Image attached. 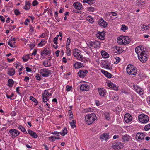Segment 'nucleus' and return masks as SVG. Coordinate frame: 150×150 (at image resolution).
<instances>
[{
    "label": "nucleus",
    "instance_id": "60",
    "mask_svg": "<svg viewBox=\"0 0 150 150\" xmlns=\"http://www.w3.org/2000/svg\"><path fill=\"white\" fill-rule=\"evenodd\" d=\"M101 72L102 73H103L106 76L107 74H108V72L107 71H106L105 70H102Z\"/></svg>",
    "mask_w": 150,
    "mask_h": 150
},
{
    "label": "nucleus",
    "instance_id": "29",
    "mask_svg": "<svg viewBox=\"0 0 150 150\" xmlns=\"http://www.w3.org/2000/svg\"><path fill=\"white\" fill-rule=\"evenodd\" d=\"M15 73V70L13 68L8 70V73L10 76H13L14 75Z\"/></svg>",
    "mask_w": 150,
    "mask_h": 150
},
{
    "label": "nucleus",
    "instance_id": "2",
    "mask_svg": "<svg viewBox=\"0 0 150 150\" xmlns=\"http://www.w3.org/2000/svg\"><path fill=\"white\" fill-rule=\"evenodd\" d=\"M147 56L145 51L143 50L141 52L140 55L138 54L139 60L142 62H145L147 60Z\"/></svg>",
    "mask_w": 150,
    "mask_h": 150
},
{
    "label": "nucleus",
    "instance_id": "26",
    "mask_svg": "<svg viewBox=\"0 0 150 150\" xmlns=\"http://www.w3.org/2000/svg\"><path fill=\"white\" fill-rule=\"evenodd\" d=\"M28 132L29 134L33 138H36L38 137V134L36 133L33 132L30 129H29L28 130Z\"/></svg>",
    "mask_w": 150,
    "mask_h": 150
},
{
    "label": "nucleus",
    "instance_id": "43",
    "mask_svg": "<svg viewBox=\"0 0 150 150\" xmlns=\"http://www.w3.org/2000/svg\"><path fill=\"white\" fill-rule=\"evenodd\" d=\"M109 114V113L108 112H106L104 113L105 119L108 120H109L110 119V117Z\"/></svg>",
    "mask_w": 150,
    "mask_h": 150
},
{
    "label": "nucleus",
    "instance_id": "7",
    "mask_svg": "<svg viewBox=\"0 0 150 150\" xmlns=\"http://www.w3.org/2000/svg\"><path fill=\"white\" fill-rule=\"evenodd\" d=\"M100 43L98 41H95L89 42L87 44L88 46L91 48V47H93L94 48H97L100 45Z\"/></svg>",
    "mask_w": 150,
    "mask_h": 150
},
{
    "label": "nucleus",
    "instance_id": "6",
    "mask_svg": "<svg viewBox=\"0 0 150 150\" xmlns=\"http://www.w3.org/2000/svg\"><path fill=\"white\" fill-rule=\"evenodd\" d=\"M52 71L46 68H44L40 71V73L41 75L44 77H48L51 74Z\"/></svg>",
    "mask_w": 150,
    "mask_h": 150
},
{
    "label": "nucleus",
    "instance_id": "54",
    "mask_svg": "<svg viewBox=\"0 0 150 150\" xmlns=\"http://www.w3.org/2000/svg\"><path fill=\"white\" fill-rule=\"evenodd\" d=\"M6 95L8 98H10L12 100L11 98L14 96V94L12 93L11 95H8L7 94H6Z\"/></svg>",
    "mask_w": 150,
    "mask_h": 150
},
{
    "label": "nucleus",
    "instance_id": "20",
    "mask_svg": "<svg viewBox=\"0 0 150 150\" xmlns=\"http://www.w3.org/2000/svg\"><path fill=\"white\" fill-rule=\"evenodd\" d=\"M124 36H121L117 38V42L120 44L124 45Z\"/></svg>",
    "mask_w": 150,
    "mask_h": 150
},
{
    "label": "nucleus",
    "instance_id": "61",
    "mask_svg": "<svg viewBox=\"0 0 150 150\" xmlns=\"http://www.w3.org/2000/svg\"><path fill=\"white\" fill-rule=\"evenodd\" d=\"M35 45L34 43H32L30 45L29 47L31 49H32L35 47Z\"/></svg>",
    "mask_w": 150,
    "mask_h": 150
},
{
    "label": "nucleus",
    "instance_id": "35",
    "mask_svg": "<svg viewBox=\"0 0 150 150\" xmlns=\"http://www.w3.org/2000/svg\"><path fill=\"white\" fill-rule=\"evenodd\" d=\"M83 2L88 3L91 5L94 3V0H83Z\"/></svg>",
    "mask_w": 150,
    "mask_h": 150
},
{
    "label": "nucleus",
    "instance_id": "47",
    "mask_svg": "<svg viewBox=\"0 0 150 150\" xmlns=\"http://www.w3.org/2000/svg\"><path fill=\"white\" fill-rule=\"evenodd\" d=\"M87 20H88L90 23H92L94 21V19L91 16H88L87 18Z\"/></svg>",
    "mask_w": 150,
    "mask_h": 150
},
{
    "label": "nucleus",
    "instance_id": "17",
    "mask_svg": "<svg viewBox=\"0 0 150 150\" xmlns=\"http://www.w3.org/2000/svg\"><path fill=\"white\" fill-rule=\"evenodd\" d=\"M73 6L76 9L78 10H80L82 7V6L81 4L78 2L74 3Z\"/></svg>",
    "mask_w": 150,
    "mask_h": 150
},
{
    "label": "nucleus",
    "instance_id": "45",
    "mask_svg": "<svg viewBox=\"0 0 150 150\" xmlns=\"http://www.w3.org/2000/svg\"><path fill=\"white\" fill-rule=\"evenodd\" d=\"M115 49L116 50H117L119 53L122 52V49L119 47L115 46Z\"/></svg>",
    "mask_w": 150,
    "mask_h": 150
},
{
    "label": "nucleus",
    "instance_id": "41",
    "mask_svg": "<svg viewBox=\"0 0 150 150\" xmlns=\"http://www.w3.org/2000/svg\"><path fill=\"white\" fill-rule=\"evenodd\" d=\"M75 123L76 121L74 120H73L71 122H70L71 127L72 128H74L75 127H76Z\"/></svg>",
    "mask_w": 150,
    "mask_h": 150
},
{
    "label": "nucleus",
    "instance_id": "37",
    "mask_svg": "<svg viewBox=\"0 0 150 150\" xmlns=\"http://www.w3.org/2000/svg\"><path fill=\"white\" fill-rule=\"evenodd\" d=\"M62 132L60 133V134L62 136H64L67 133V128L64 127V129L62 130Z\"/></svg>",
    "mask_w": 150,
    "mask_h": 150
},
{
    "label": "nucleus",
    "instance_id": "44",
    "mask_svg": "<svg viewBox=\"0 0 150 150\" xmlns=\"http://www.w3.org/2000/svg\"><path fill=\"white\" fill-rule=\"evenodd\" d=\"M56 138L55 136H51L48 137V139L50 141L53 142L55 140Z\"/></svg>",
    "mask_w": 150,
    "mask_h": 150
},
{
    "label": "nucleus",
    "instance_id": "5",
    "mask_svg": "<svg viewBox=\"0 0 150 150\" xmlns=\"http://www.w3.org/2000/svg\"><path fill=\"white\" fill-rule=\"evenodd\" d=\"M127 73L129 74L135 75L137 71L136 70L134 67L131 65H129L126 69Z\"/></svg>",
    "mask_w": 150,
    "mask_h": 150
},
{
    "label": "nucleus",
    "instance_id": "33",
    "mask_svg": "<svg viewBox=\"0 0 150 150\" xmlns=\"http://www.w3.org/2000/svg\"><path fill=\"white\" fill-rule=\"evenodd\" d=\"M144 4V2L140 1L139 0H137L136 1V4L137 6L142 7L143 6Z\"/></svg>",
    "mask_w": 150,
    "mask_h": 150
},
{
    "label": "nucleus",
    "instance_id": "63",
    "mask_svg": "<svg viewBox=\"0 0 150 150\" xmlns=\"http://www.w3.org/2000/svg\"><path fill=\"white\" fill-rule=\"evenodd\" d=\"M0 18L1 19V21L3 22H4L5 21V18L3 17L2 16H0Z\"/></svg>",
    "mask_w": 150,
    "mask_h": 150
},
{
    "label": "nucleus",
    "instance_id": "15",
    "mask_svg": "<svg viewBox=\"0 0 150 150\" xmlns=\"http://www.w3.org/2000/svg\"><path fill=\"white\" fill-rule=\"evenodd\" d=\"M48 92L45 90L42 94L43 101L44 102H46L48 100Z\"/></svg>",
    "mask_w": 150,
    "mask_h": 150
},
{
    "label": "nucleus",
    "instance_id": "56",
    "mask_svg": "<svg viewBox=\"0 0 150 150\" xmlns=\"http://www.w3.org/2000/svg\"><path fill=\"white\" fill-rule=\"evenodd\" d=\"M40 76L38 74H36L35 76V77L37 80H40L41 79Z\"/></svg>",
    "mask_w": 150,
    "mask_h": 150
},
{
    "label": "nucleus",
    "instance_id": "4",
    "mask_svg": "<svg viewBox=\"0 0 150 150\" xmlns=\"http://www.w3.org/2000/svg\"><path fill=\"white\" fill-rule=\"evenodd\" d=\"M73 53L74 57H76L78 59L82 62L85 61V59L82 55H80L81 53L79 52L78 49H75L73 51Z\"/></svg>",
    "mask_w": 150,
    "mask_h": 150
},
{
    "label": "nucleus",
    "instance_id": "32",
    "mask_svg": "<svg viewBox=\"0 0 150 150\" xmlns=\"http://www.w3.org/2000/svg\"><path fill=\"white\" fill-rule=\"evenodd\" d=\"M30 3L29 2H26L24 6V8L25 10H28L30 8Z\"/></svg>",
    "mask_w": 150,
    "mask_h": 150
},
{
    "label": "nucleus",
    "instance_id": "8",
    "mask_svg": "<svg viewBox=\"0 0 150 150\" xmlns=\"http://www.w3.org/2000/svg\"><path fill=\"white\" fill-rule=\"evenodd\" d=\"M9 132L11 135L12 138L16 137L18 135L20 134V132L17 130L14 129H11Z\"/></svg>",
    "mask_w": 150,
    "mask_h": 150
},
{
    "label": "nucleus",
    "instance_id": "11",
    "mask_svg": "<svg viewBox=\"0 0 150 150\" xmlns=\"http://www.w3.org/2000/svg\"><path fill=\"white\" fill-rule=\"evenodd\" d=\"M112 147L115 149H118L123 148V146L120 142H117L113 144Z\"/></svg>",
    "mask_w": 150,
    "mask_h": 150
},
{
    "label": "nucleus",
    "instance_id": "57",
    "mask_svg": "<svg viewBox=\"0 0 150 150\" xmlns=\"http://www.w3.org/2000/svg\"><path fill=\"white\" fill-rule=\"evenodd\" d=\"M38 4V2L36 0L34 1L32 3L33 6H35Z\"/></svg>",
    "mask_w": 150,
    "mask_h": 150
},
{
    "label": "nucleus",
    "instance_id": "34",
    "mask_svg": "<svg viewBox=\"0 0 150 150\" xmlns=\"http://www.w3.org/2000/svg\"><path fill=\"white\" fill-rule=\"evenodd\" d=\"M14 83V81L12 79H9L8 80V85L9 86L12 87Z\"/></svg>",
    "mask_w": 150,
    "mask_h": 150
},
{
    "label": "nucleus",
    "instance_id": "19",
    "mask_svg": "<svg viewBox=\"0 0 150 150\" xmlns=\"http://www.w3.org/2000/svg\"><path fill=\"white\" fill-rule=\"evenodd\" d=\"M109 136L108 133H103L100 136V139L107 140L108 139Z\"/></svg>",
    "mask_w": 150,
    "mask_h": 150
},
{
    "label": "nucleus",
    "instance_id": "51",
    "mask_svg": "<svg viewBox=\"0 0 150 150\" xmlns=\"http://www.w3.org/2000/svg\"><path fill=\"white\" fill-rule=\"evenodd\" d=\"M139 47H137L135 49V52L137 54H139V53L141 52V51L139 50Z\"/></svg>",
    "mask_w": 150,
    "mask_h": 150
},
{
    "label": "nucleus",
    "instance_id": "12",
    "mask_svg": "<svg viewBox=\"0 0 150 150\" xmlns=\"http://www.w3.org/2000/svg\"><path fill=\"white\" fill-rule=\"evenodd\" d=\"M102 65L107 69L110 70L112 68V64L108 61H105L103 63Z\"/></svg>",
    "mask_w": 150,
    "mask_h": 150
},
{
    "label": "nucleus",
    "instance_id": "46",
    "mask_svg": "<svg viewBox=\"0 0 150 150\" xmlns=\"http://www.w3.org/2000/svg\"><path fill=\"white\" fill-rule=\"evenodd\" d=\"M128 29V27L127 26H126L124 25H122V27L121 28V30L122 31H125L126 30Z\"/></svg>",
    "mask_w": 150,
    "mask_h": 150
},
{
    "label": "nucleus",
    "instance_id": "49",
    "mask_svg": "<svg viewBox=\"0 0 150 150\" xmlns=\"http://www.w3.org/2000/svg\"><path fill=\"white\" fill-rule=\"evenodd\" d=\"M144 129L146 131L150 129V123L146 125L144 127Z\"/></svg>",
    "mask_w": 150,
    "mask_h": 150
},
{
    "label": "nucleus",
    "instance_id": "48",
    "mask_svg": "<svg viewBox=\"0 0 150 150\" xmlns=\"http://www.w3.org/2000/svg\"><path fill=\"white\" fill-rule=\"evenodd\" d=\"M30 99L35 102V103H38V100L33 96H30Z\"/></svg>",
    "mask_w": 150,
    "mask_h": 150
},
{
    "label": "nucleus",
    "instance_id": "30",
    "mask_svg": "<svg viewBox=\"0 0 150 150\" xmlns=\"http://www.w3.org/2000/svg\"><path fill=\"white\" fill-rule=\"evenodd\" d=\"M43 65L46 67H49L51 66V63L49 61L45 60L43 62Z\"/></svg>",
    "mask_w": 150,
    "mask_h": 150
},
{
    "label": "nucleus",
    "instance_id": "50",
    "mask_svg": "<svg viewBox=\"0 0 150 150\" xmlns=\"http://www.w3.org/2000/svg\"><path fill=\"white\" fill-rule=\"evenodd\" d=\"M115 59L116 60V61L114 62L115 64H117L120 60V59L117 57H115Z\"/></svg>",
    "mask_w": 150,
    "mask_h": 150
},
{
    "label": "nucleus",
    "instance_id": "22",
    "mask_svg": "<svg viewBox=\"0 0 150 150\" xmlns=\"http://www.w3.org/2000/svg\"><path fill=\"white\" fill-rule=\"evenodd\" d=\"M99 23V25L102 26L104 28L106 27L107 25V23L103 19L100 20Z\"/></svg>",
    "mask_w": 150,
    "mask_h": 150
},
{
    "label": "nucleus",
    "instance_id": "16",
    "mask_svg": "<svg viewBox=\"0 0 150 150\" xmlns=\"http://www.w3.org/2000/svg\"><path fill=\"white\" fill-rule=\"evenodd\" d=\"M107 86L110 88L114 90H117L118 89V87L111 82H110L107 83Z\"/></svg>",
    "mask_w": 150,
    "mask_h": 150
},
{
    "label": "nucleus",
    "instance_id": "42",
    "mask_svg": "<svg viewBox=\"0 0 150 150\" xmlns=\"http://www.w3.org/2000/svg\"><path fill=\"white\" fill-rule=\"evenodd\" d=\"M71 42V39L69 37L67 39V43L66 44V46L67 48H68V47H69V46Z\"/></svg>",
    "mask_w": 150,
    "mask_h": 150
},
{
    "label": "nucleus",
    "instance_id": "1",
    "mask_svg": "<svg viewBox=\"0 0 150 150\" xmlns=\"http://www.w3.org/2000/svg\"><path fill=\"white\" fill-rule=\"evenodd\" d=\"M97 119L96 115L93 113L87 115L85 117L86 122L88 125L93 123Z\"/></svg>",
    "mask_w": 150,
    "mask_h": 150
},
{
    "label": "nucleus",
    "instance_id": "53",
    "mask_svg": "<svg viewBox=\"0 0 150 150\" xmlns=\"http://www.w3.org/2000/svg\"><path fill=\"white\" fill-rule=\"evenodd\" d=\"M14 12L15 14L16 15H18L20 13L19 10L18 9H16L15 10Z\"/></svg>",
    "mask_w": 150,
    "mask_h": 150
},
{
    "label": "nucleus",
    "instance_id": "18",
    "mask_svg": "<svg viewBox=\"0 0 150 150\" xmlns=\"http://www.w3.org/2000/svg\"><path fill=\"white\" fill-rule=\"evenodd\" d=\"M96 37L99 39L101 40L104 39V32H98L96 34Z\"/></svg>",
    "mask_w": 150,
    "mask_h": 150
},
{
    "label": "nucleus",
    "instance_id": "64",
    "mask_svg": "<svg viewBox=\"0 0 150 150\" xmlns=\"http://www.w3.org/2000/svg\"><path fill=\"white\" fill-rule=\"evenodd\" d=\"M16 112L14 111L12 112L11 113V115L12 116H14L16 115Z\"/></svg>",
    "mask_w": 150,
    "mask_h": 150
},
{
    "label": "nucleus",
    "instance_id": "23",
    "mask_svg": "<svg viewBox=\"0 0 150 150\" xmlns=\"http://www.w3.org/2000/svg\"><path fill=\"white\" fill-rule=\"evenodd\" d=\"M98 90L100 95L101 96H103L105 93V90L102 88H98Z\"/></svg>",
    "mask_w": 150,
    "mask_h": 150
},
{
    "label": "nucleus",
    "instance_id": "27",
    "mask_svg": "<svg viewBox=\"0 0 150 150\" xmlns=\"http://www.w3.org/2000/svg\"><path fill=\"white\" fill-rule=\"evenodd\" d=\"M74 66L76 69H78L81 67H83L84 66L83 64L81 63L76 62L74 64Z\"/></svg>",
    "mask_w": 150,
    "mask_h": 150
},
{
    "label": "nucleus",
    "instance_id": "9",
    "mask_svg": "<svg viewBox=\"0 0 150 150\" xmlns=\"http://www.w3.org/2000/svg\"><path fill=\"white\" fill-rule=\"evenodd\" d=\"M133 87L135 91L137 92L140 94V95H142L144 94V90L142 88L139 87L137 85H134Z\"/></svg>",
    "mask_w": 150,
    "mask_h": 150
},
{
    "label": "nucleus",
    "instance_id": "21",
    "mask_svg": "<svg viewBox=\"0 0 150 150\" xmlns=\"http://www.w3.org/2000/svg\"><path fill=\"white\" fill-rule=\"evenodd\" d=\"M80 89L82 91H87L89 89V86L86 84H82L81 85Z\"/></svg>",
    "mask_w": 150,
    "mask_h": 150
},
{
    "label": "nucleus",
    "instance_id": "25",
    "mask_svg": "<svg viewBox=\"0 0 150 150\" xmlns=\"http://www.w3.org/2000/svg\"><path fill=\"white\" fill-rule=\"evenodd\" d=\"M124 45H126L129 44L130 41V39L127 36H124Z\"/></svg>",
    "mask_w": 150,
    "mask_h": 150
},
{
    "label": "nucleus",
    "instance_id": "13",
    "mask_svg": "<svg viewBox=\"0 0 150 150\" xmlns=\"http://www.w3.org/2000/svg\"><path fill=\"white\" fill-rule=\"evenodd\" d=\"M132 117L131 116L130 114L127 113L125 115L124 119L125 122L128 123L129 122L131 121L132 120Z\"/></svg>",
    "mask_w": 150,
    "mask_h": 150
},
{
    "label": "nucleus",
    "instance_id": "14",
    "mask_svg": "<svg viewBox=\"0 0 150 150\" xmlns=\"http://www.w3.org/2000/svg\"><path fill=\"white\" fill-rule=\"evenodd\" d=\"M145 135L143 133H138L137 134L136 136V139L137 141H140L143 139Z\"/></svg>",
    "mask_w": 150,
    "mask_h": 150
},
{
    "label": "nucleus",
    "instance_id": "59",
    "mask_svg": "<svg viewBox=\"0 0 150 150\" xmlns=\"http://www.w3.org/2000/svg\"><path fill=\"white\" fill-rule=\"evenodd\" d=\"M88 10L91 11H94L95 8L92 7H90L88 8Z\"/></svg>",
    "mask_w": 150,
    "mask_h": 150
},
{
    "label": "nucleus",
    "instance_id": "58",
    "mask_svg": "<svg viewBox=\"0 0 150 150\" xmlns=\"http://www.w3.org/2000/svg\"><path fill=\"white\" fill-rule=\"evenodd\" d=\"M69 112L70 113V114L69 115V116H70L69 118H70V119L71 120V119L73 118V114H72V112L71 110L69 111Z\"/></svg>",
    "mask_w": 150,
    "mask_h": 150
},
{
    "label": "nucleus",
    "instance_id": "39",
    "mask_svg": "<svg viewBox=\"0 0 150 150\" xmlns=\"http://www.w3.org/2000/svg\"><path fill=\"white\" fill-rule=\"evenodd\" d=\"M46 42L44 40H41V42L38 44V45L40 47H42L43 46Z\"/></svg>",
    "mask_w": 150,
    "mask_h": 150
},
{
    "label": "nucleus",
    "instance_id": "3",
    "mask_svg": "<svg viewBox=\"0 0 150 150\" xmlns=\"http://www.w3.org/2000/svg\"><path fill=\"white\" fill-rule=\"evenodd\" d=\"M139 121L142 123H146L149 121L148 116L144 114H140L138 116Z\"/></svg>",
    "mask_w": 150,
    "mask_h": 150
},
{
    "label": "nucleus",
    "instance_id": "55",
    "mask_svg": "<svg viewBox=\"0 0 150 150\" xmlns=\"http://www.w3.org/2000/svg\"><path fill=\"white\" fill-rule=\"evenodd\" d=\"M58 39V37L57 36L54 38L53 42H54L55 44H57V41Z\"/></svg>",
    "mask_w": 150,
    "mask_h": 150
},
{
    "label": "nucleus",
    "instance_id": "52",
    "mask_svg": "<svg viewBox=\"0 0 150 150\" xmlns=\"http://www.w3.org/2000/svg\"><path fill=\"white\" fill-rule=\"evenodd\" d=\"M66 91H69L72 88V87L71 86H70L68 85H67L66 87Z\"/></svg>",
    "mask_w": 150,
    "mask_h": 150
},
{
    "label": "nucleus",
    "instance_id": "40",
    "mask_svg": "<svg viewBox=\"0 0 150 150\" xmlns=\"http://www.w3.org/2000/svg\"><path fill=\"white\" fill-rule=\"evenodd\" d=\"M30 58V57L29 55L28 54L25 55L22 57L23 59L24 62H26Z\"/></svg>",
    "mask_w": 150,
    "mask_h": 150
},
{
    "label": "nucleus",
    "instance_id": "24",
    "mask_svg": "<svg viewBox=\"0 0 150 150\" xmlns=\"http://www.w3.org/2000/svg\"><path fill=\"white\" fill-rule=\"evenodd\" d=\"M130 138V136L126 134L122 136V139L123 142H127L129 141Z\"/></svg>",
    "mask_w": 150,
    "mask_h": 150
},
{
    "label": "nucleus",
    "instance_id": "38",
    "mask_svg": "<svg viewBox=\"0 0 150 150\" xmlns=\"http://www.w3.org/2000/svg\"><path fill=\"white\" fill-rule=\"evenodd\" d=\"M66 49L67 50L66 53L67 55L68 56H70L71 55V50L69 48V47H68V48L66 47Z\"/></svg>",
    "mask_w": 150,
    "mask_h": 150
},
{
    "label": "nucleus",
    "instance_id": "10",
    "mask_svg": "<svg viewBox=\"0 0 150 150\" xmlns=\"http://www.w3.org/2000/svg\"><path fill=\"white\" fill-rule=\"evenodd\" d=\"M88 72L87 70H80L78 74L79 76L81 78H84Z\"/></svg>",
    "mask_w": 150,
    "mask_h": 150
},
{
    "label": "nucleus",
    "instance_id": "36",
    "mask_svg": "<svg viewBox=\"0 0 150 150\" xmlns=\"http://www.w3.org/2000/svg\"><path fill=\"white\" fill-rule=\"evenodd\" d=\"M18 129L21 130V131L23 133L25 134L27 133V132L26 131L25 129L24 128V127H23L21 125L19 126L18 127Z\"/></svg>",
    "mask_w": 150,
    "mask_h": 150
},
{
    "label": "nucleus",
    "instance_id": "62",
    "mask_svg": "<svg viewBox=\"0 0 150 150\" xmlns=\"http://www.w3.org/2000/svg\"><path fill=\"white\" fill-rule=\"evenodd\" d=\"M106 76L107 77L109 78H111L112 77V75L110 73H108V74H107Z\"/></svg>",
    "mask_w": 150,
    "mask_h": 150
},
{
    "label": "nucleus",
    "instance_id": "31",
    "mask_svg": "<svg viewBox=\"0 0 150 150\" xmlns=\"http://www.w3.org/2000/svg\"><path fill=\"white\" fill-rule=\"evenodd\" d=\"M101 54L103 57L104 58H107L109 57V54L105 51H102Z\"/></svg>",
    "mask_w": 150,
    "mask_h": 150
},
{
    "label": "nucleus",
    "instance_id": "28",
    "mask_svg": "<svg viewBox=\"0 0 150 150\" xmlns=\"http://www.w3.org/2000/svg\"><path fill=\"white\" fill-rule=\"evenodd\" d=\"M50 53L49 51L46 49H45L42 51L41 52V54L42 56H43V54L46 55H48L50 54Z\"/></svg>",
    "mask_w": 150,
    "mask_h": 150
}]
</instances>
